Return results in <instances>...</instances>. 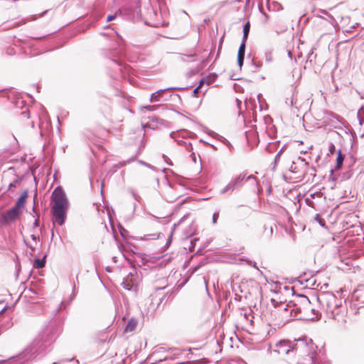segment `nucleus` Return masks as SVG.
<instances>
[{"instance_id":"obj_54","label":"nucleus","mask_w":364,"mask_h":364,"mask_svg":"<svg viewBox=\"0 0 364 364\" xmlns=\"http://www.w3.org/2000/svg\"><path fill=\"white\" fill-rule=\"evenodd\" d=\"M188 217V215H183L181 219L180 220L178 221V225L181 224L186 218Z\"/></svg>"},{"instance_id":"obj_12","label":"nucleus","mask_w":364,"mask_h":364,"mask_svg":"<svg viewBox=\"0 0 364 364\" xmlns=\"http://www.w3.org/2000/svg\"><path fill=\"white\" fill-rule=\"evenodd\" d=\"M12 325H13V323H12L11 317H9V316L4 317L0 321V329H1L2 331L6 330V329L11 328L12 326Z\"/></svg>"},{"instance_id":"obj_22","label":"nucleus","mask_w":364,"mask_h":364,"mask_svg":"<svg viewBox=\"0 0 364 364\" xmlns=\"http://www.w3.org/2000/svg\"><path fill=\"white\" fill-rule=\"evenodd\" d=\"M160 233L146 234L141 237L143 240H156L159 238Z\"/></svg>"},{"instance_id":"obj_55","label":"nucleus","mask_w":364,"mask_h":364,"mask_svg":"<svg viewBox=\"0 0 364 364\" xmlns=\"http://www.w3.org/2000/svg\"><path fill=\"white\" fill-rule=\"evenodd\" d=\"M139 163L143 164V165H144V166H147V167H151L150 164H147V163H146V162H144L143 161H139Z\"/></svg>"},{"instance_id":"obj_30","label":"nucleus","mask_w":364,"mask_h":364,"mask_svg":"<svg viewBox=\"0 0 364 364\" xmlns=\"http://www.w3.org/2000/svg\"><path fill=\"white\" fill-rule=\"evenodd\" d=\"M21 116L28 119L30 118V112L28 108H26L25 110L22 111L21 112Z\"/></svg>"},{"instance_id":"obj_53","label":"nucleus","mask_w":364,"mask_h":364,"mask_svg":"<svg viewBox=\"0 0 364 364\" xmlns=\"http://www.w3.org/2000/svg\"><path fill=\"white\" fill-rule=\"evenodd\" d=\"M132 196L136 200H139V199L140 198V197L134 192H132Z\"/></svg>"},{"instance_id":"obj_35","label":"nucleus","mask_w":364,"mask_h":364,"mask_svg":"<svg viewBox=\"0 0 364 364\" xmlns=\"http://www.w3.org/2000/svg\"><path fill=\"white\" fill-rule=\"evenodd\" d=\"M244 56H237V64L240 68H241L244 63Z\"/></svg>"},{"instance_id":"obj_25","label":"nucleus","mask_w":364,"mask_h":364,"mask_svg":"<svg viewBox=\"0 0 364 364\" xmlns=\"http://www.w3.org/2000/svg\"><path fill=\"white\" fill-rule=\"evenodd\" d=\"M285 146H286V145H284L280 149V150L277 152V154H276V156L274 157V167H275L277 166L278 161H279L280 156H281L282 154L284 152Z\"/></svg>"},{"instance_id":"obj_58","label":"nucleus","mask_w":364,"mask_h":364,"mask_svg":"<svg viewBox=\"0 0 364 364\" xmlns=\"http://www.w3.org/2000/svg\"><path fill=\"white\" fill-rule=\"evenodd\" d=\"M31 237L32 240H33V241H35V242H36V241L37 240V239H38V237H37L34 234H32V235H31Z\"/></svg>"},{"instance_id":"obj_45","label":"nucleus","mask_w":364,"mask_h":364,"mask_svg":"<svg viewBox=\"0 0 364 364\" xmlns=\"http://www.w3.org/2000/svg\"><path fill=\"white\" fill-rule=\"evenodd\" d=\"M115 18H116V15H109L107 17V22L111 21L114 20Z\"/></svg>"},{"instance_id":"obj_29","label":"nucleus","mask_w":364,"mask_h":364,"mask_svg":"<svg viewBox=\"0 0 364 364\" xmlns=\"http://www.w3.org/2000/svg\"><path fill=\"white\" fill-rule=\"evenodd\" d=\"M305 202H306L307 205H309V206H310V207H311L313 208H316V207H315V202L313 200H311L310 198V197L306 198L305 199Z\"/></svg>"},{"instance_id":"obj_46","label":"nucleus","mask_w":364,"mask_h":364,"mask_svg":"<svg viewBox=\"0 0 364 364\" xmlns=\"http://www.w3.org/2000/svg\"><path fill=\"white\" fill-rule=\"evenodd\" d=\"M252 64L253 65H255L257 68H260L262 67V63L259 62V63H255L253 60H252Z\"/></svg>"},{"instance_id":"obj_10","label":"nucleus","mask_w":364,"mask_h":364,"mask_svg":"<svg viewBox=\"0 0 364 364\" xmlns=\"http://www.w3.org/2000/svg\"><path fill=\"white\" fill-rule=\"evenodd\" d=\"M112 69L114 70L115 72L120 73L122 77H124L127 74H128L129 68L125 64L114 60H112Z\"/></svg>"},{"instance_id":"obj_62","label":"nucleus","mask_w":364,"mask_h":364,"mask_svg":"<svg viewBox=\"0 0 364 364\" xmlns=\"http://www.w3.org/2000/svg\"><path fill=\"white\" fill-rule=\"evenodd\" d=\"M203 280H204V284H205V289L206 290L208 291V282L207 281L205 280V278L203 277Z\"/></svg>"},{"instance_id":"obj_38","label":"nucleus","mask_w":364,"mask_h":364,"mask_svg":"<svg viewBox=\"0 0 364 364\" xmlns=\"http://www.w3.org/2000/svg\"><path fill=\"white\" fill-rule=\"evenodd\" d=\"M144 109H146L149 111H154L156 109L157 106L156 105H146L144 107Z\"/></svg>"},{"instance_id":"obj_33","label":"nucleus","mask_w":364,"mask_h":364,"mask_svg":"<svg viewBox=\"0 0 364 364\" xmlns=\"http://www.w3.org/2000/svg\"><path fill=\"white\" fill-rule=\"evenodd\" d=\"M232 291H235V300L237 301H240L241 299H242V296L240 295H239L237 292H236V290L235 289V285H233L232 287Z\"/></svg>"},{"instance_id":"obj_23","label":"nucleus","mask_w":364,"mask_h":364,"mask_svg":"<svg viewBox=\"0 0 364 364\" xmlns=\"http://www.w3.org/2000/svg\"><path fill=\"white\" fill-rule=\"evenodd\" d=\"M246 42L247 41H243V40H242V42L240 45L239 49H238L237 56H244L245 57Z\"/></svg>"},{"instance_id":"obj_9","label":"nucleus","mask_w":364,"mask_h":364,"mask_svg":"<svg viewBox=\"0 0 364 364\" xmlns=\"http://www.w3.org/2000/svg\"><path fill=\"white\" fill-rule=\"evenodd\" d=\"M188 87H169L164 89H161L151 94L150 97V102H159L161 100V95L164 92L170 90H185Z\"/></svg>"},{"instance_id":"obj_56","label":"nucleus","mask_w":364,"mask_h":364,"mask_svg":"<svg viewBox=\"0 0 364 364\" xmlns=\"http://www.w3.org/2000/svg\"><path fill=\"white\" fill-rule=\"evenodd\" d=\"M144 146H145V143L144 142V141H143V140H141V145H140V147H139V152L140 151V149H141L144 148Z\"/></svg>"},{"instance_id":"obj_36","label":"nucleus","mask_w":364,"mask_h":364,"mask_svg":"<svg viewBox=\"0 0 364 364\" xmlns=\"http://www.w3.org/2000/svg\"><path fill=\"white\" fill-rule=\"evenodd\" d=\"M39 218H40V215L36 213V219H35L34 223H33V228H38L39 226Z\"/></svg>"},{"instance_id":"obj_19","label":"nucleus","mask_w":364,"mask_h":364,"mask_svg":"<svg viewBox=\"0 0 364 364\" xmlns=\"http://www.w3.org/2000/svg\"><path fill=\"white\" fill-rule=\"evenodd\" d=\"M344 155L342 154L341 150L339 149L337 153V157H336V168H340L343 163L344 161Z\"/></svg>"},{"instance_id":"obj_3","label":"nucleus","mask_w":364,"mask_h":364,"mask_svg":"<svg viewBox=\"0 0 364 364\" xmlns=\"http://www.w3.org/2000/svg\"><path fill=\"white\" fill-rule=\"evenodd\" d=\"M274 352L279 355L292 353L302 357L298 364H316L315 353L310 350L307 343L303 339H298L294 343L289 340H281L275 344Z\"/></svg>"},{"instance_id":"obj_61","label":"nucleus","mask_w":364,"mask_h":364,"mask_svg":"<svg viewBox=\"0 0 364 364\" xmlns=\"http://www.w3.org/2000/svg\"><path fill=\"white\" fill-rule=\"evenodd\" d=\"M358 118H359V124H360V125H362V124H363V122H364V119H362L361 117H360V116H359V115H358Z\"/></svg>"},{"instance_id":"obj_21","label":"nucleus","mask_w":364,"mask_h":364,"mask_svg":"<svg viewBox=\"0 0 364 364\" xmlns=\"http://www.w3.org/2000/svg\"><path fill=\"white\" fill-rule=\"evenodd\" d=\"M26 200L23 199V198H18L16 202L14 208L18 210V211H21V208H23L25 205Z\"/></svg>"},{"instance_id":"obj_41","label":"nucleus","mask_w":364,"mask_h":364,"mask_svg":"<svg viewBox=\"0 0 364 364\" xmlns=\"http://www.w3.org/2000/svg\"><path fill=\"white\" fill-rule=\"evenodd\" d=\"M240 260L245 262L247 263V264H248L249 266H252V261L247 258H245V259L242 258V259H240Z\"/></svg>"},{"instance_id":"obj_28","label":"nucleus","mask_w":364,"mask_h":364,"mask_svg":"<svg viewBox=\"0 0 364 364\" xmlns=\"http://www.w3.org/2000/svg\"><path fill=\"white\" fill-rule=\"evenodd\" d=\"M122 286L123 287L124 289L128 291H131L132 289V285L129 284L127 280L123 281L122 283Z\"/></svg>"},{"instance_id":"obj_60","label":"nucleus","mask_w":364,"mask_h":364,"mask_svg":"<svg viewBox=\"0 0 364 364\" xmlns=\"http://www.w3.org/2000/svg\"><path fill=\"white\" fill-rule=\"evenodd\" d=\"M150 118H151V119L153 122H158V119H158V117H155V116H154V117H150Z\"/></svg>"},{"instance_id":"obj_11","label":"nucleus","mask_w":364,"mask_h":364,"mask_svg":"<svg viewBox=\"0 0 364 364\" xmlns=\"http://www.w3.org/2000/svg\"><path fill=\"white\" fill-rule=\"evenodd\" d=\"M38 127L41 130V134H43V132L44 129H48L49 122L47 119V113L46 111H43L41 115L38 117Z\"/></svg>"},{"instance_id":"obj_31","label":"nucleus","mask_w":364,"mask_h":364,"mask_svg":"<svg viewBox=\"0 0 364 364\" xmlns=\"http://www.w3.org/2000/svg\"><path fill=\"white\" fill-rule=\"evenodd\" d=\"M222 142L231 151L233 149V146L231 143L224 137H222Z\"/></svg>"},{"instance_id":"obj_15","label":"nucleus","mask_w":364,"mask_h":364,"mask_svg":"<svg viewBox=\"0 0 364 364\" xmlns=\"http://www.w3.org/2000/svg\"><path fill=\"white\" fill-rule=\"evenodd\" d=\"M279 141L268 143L267 146H266V151L269 153H274L277 151L279 146Z\"/></svg>"},{"instance_id":"obj_24","label":"nucleus","mask_w":364,"mask_h":364,"mask_svg":"<svg viewBox=\"0 0 364 364\" xmlns=\"http://www.w3.org/2000/svg\"><path fill=\"white\" fill-rule=\"evenodd\" d=\"M264 59L265 61L268 63H272L273 61V55L272 50L268 49L264 52Z\"/></svg>"},{"instance_id":"obj_4","label":"nucleus","mask_w":364,"mask_h":364,"mask_svg":"<svg viewBox=\"0 0 364 364\" xmlns=\"http://www.w3.org/2000/svg\"><path fill=\"white\" fill-rule=\"evenodd\" d=\"M51 200L53 205L51 208L53 219L59 225H63L66 219L68 200L63 189L58 186L52 193Z\"/></svg>"},{"instance_id":"obj_1","label":"nucleus","mask_w":364,"mask_h":364,"mask_svg":"<svg viewBox=\"0 0 364 364\" xmlns=\"http://www.w3.org/2000/svg\"><path fill=\"white\" fill-rule=\"evenodd\" d=\"M299 304L289 301L287 305H281L275 313L281 321L275 323L278 326H284L294 318L301 321H314L318 319V311L311 306L309 298L304 294H298Z\"/></svg>"},{"instance_id":"obj_27","label":"nucleus","mask_w":364,"mask_h":364,"mask_svg":"<svg viewBox=\"0 0 364 364\" xmlns=\"http://www.w3.org/2000/svg\"><path fill=\"white\" fill-rule=\"evenodd\" d=\"M203 83V80H201L199 85H198L193 91V96L197 97L198 94L200 92L201 85Z\"/></svg>"},{"instance_id":"obj_64","label":"nucleus","mask_w":364,"mask_h":364,"mask_svg":"<svg viewBox=\"0 0 364 364\" xmlns=\"http://www.w3.org/2000/svg\"><path fill=\"white\" fill-rule=\"evenodd\" d=\"M252 266L253 267H255V269H258V267H257V266L256 262H252Z\"/></svg>"},{"instance_id":"obj_39","label":"nucleus","mask_w":364,"mask_h":364,"mask_svg":"<svg viewBox=\"0 0 364 364\" xmlns=\"http://www.w3.org/2000/svg\"><path fill=\"white\" fill-rule=\"evenodd\" d=\"M38 18V16L36 15H31L29 17L26 18V20L23 21V23H26L28 21H35Z\"/></svg>"},{"instance_id":"obj_18","label":"nucleus","mask_w":364,"mask_h":364,"mask_svg":"<svg viewBox=\"0 0 364 364\" xmlns=\"http://www.w3.org/2000/svg\"><path fill=\"white\" fill-rule=\"evenodd\" d=\"M309 197L311 200H315L317 202H320L322 199H325V196H323V193L321 191H317L314 193H311L309 195Z\"/></svg>"},{"instance_id":"obj_52","label":"nucleus","mask_w":364,"mask_h":364,"mask_svg":"<svg viewBox=\"0 0 364 364\" xmlns=\"http://www.w3.org/2000/svg\"><path fill=\"white\" fill-rule=\"evenodd\" d=\"M335 151V146L331 144V146H329V151L333 154V151Z\"/></svg>"},{"instance_id":"obj_20","label":"nucleus","mask_w":364,"mask_h":364,"mask_svg":"<svg viewBox=\"0 0 364 364\" xmlns=\"http://www.w3.org/2000/svg\"><path fill=\"white\" fill-rule=\"evenodd\" d=\"M250 23L249 21H247L243 26V36L242 38V40H243V41H247L248 35L250 33Z\"/></svg>"},{"instance_id":"obj_34","label":"nucleus","mask_w":364,"mask_h":364,"mask_svg":"<svg viewBox=\"0 0 364 364\" xmlns=\"http://www.w3.org/2000/svg\"><path fill=\"white\" fill-rule=\"evenodd\" d=\"M218 217H219V213L218 212L214 213L213 214L212 222H213V224H216L217 220L218 219Z\"/></svg>"},{"instance_id":"obj_6","label":"nucleus","mask_w":364,"mask_h":364,"mask_svg":"<svg viewBox=\"0 0 364 364\" xmlns=\"http://www.w3.org/2000/svg\"><path fill=\"white\" fill-rule=\"evenodd\" d=\"M317 299L323 306H326V311L332 314H334V311L341 306V300L338 299L336 295L331 292L321 293Z\"/></svg>"},{"instance_id":"obj_51","label":"nucleus","mask_w":364,"mask_h":364,"mask_svg":"<svg viewBox=\"0 0 364 364\" xmlns=\"http://www.w3.org/2000/svg\"><path fill=\"white\" fill-rule=\"evenodd\" d=\"M171 358H172V357H171V356H170V357L165 356V357H164L163 358H159V360H158V361H159V362H161V361H162V360H168V359H171Z\"/></svg>"},{"instance_id":"obj_40","label":"nucleus","mask_w":364,"mask_h":364,"mask_svg":"<svg viewBox=\"0 0 364 364\" xmlns=\"http://www.w3.org/2000/svg\"><path fill=\"white\" fill-rule=\"evenodd\" d=\"M28 190H25L22 193L21 195L20 196L19 198H23V199H24L25 200H26V198L28 197Z\"/></svg>"},{"instance_id":"obj_59","label":"nucleus","mask_w":364,"mask_h":364,"mask_svg":"<svg viewBox=\"0 0 364 364\" xmlns=\"http://www.w3.org/2000/svg\"><path fill=\"white\" fill-rule=\"evenodd\" d=\"M208 134L210 136H215V135H218L216 133H215L213 131H211L210 130Z\"/></svg>"},{"instance_id":"obj_16","label":"nucleus","mask_w":364,"mask_h":364,"mask_svg":"<svg viewBox=\"0 0 364 364\" xmlns=\"http://www.w3.org/2000/svg\"><path fill=\"white\" fill-rule=\"evenodd\" d=\"M46 255H44L42 259L36 258L33 262V267L36 269L43 268L46 265Z\"/></svg>"},{"instance_id":"obj_14","label":"nucleus","mask_w":364,"mask_h":364,"mask_svg":"<svg viewBox=\"0 0 364 364\" xmlns=\"http://www.w3.org/2000/svg\"><path fill=\"white\" fill-rule=\"evenodd\" d=\"M286 104L291 107H294L297 110L299 109L300 105H298L296 96L294 95H293L290 98H287Z\"/></svg>"},{"instance_id":"obj_63","label":"nucleus","mask_w":364,"mask_h":364,"mask_svg":"<svg viewBox=\"0 0 364 364\" xmlns=\"http://www.w3.org/2000/svg\"><path fill=\"white\" fill-rule=\"evenodd\" d=\"M48 12V10L43 11L40 15L39 17H43L46 13Z\"/></svg>"},{"instance_id":"obj_17","label":"nucleus","mask_w":364,"mask_h":364,"mask_svg":"<svg viewBox=\"0 0 364 364\" xmlns=\"http://www.w3.org/2000/svg\"><path fill=\"white\" fill-rule=\"evenodd\" d=\"M22 176H17L16 178L9 184L8 188L6 189V192L19 186L22 181Z\"/></svg>"},{"instance_id":"obj_8","label":"nucleus","mask_w":364,"mask_h":364,"mask_svg":"<svg viewBox=\"0 0 364 364\" xmlns=\"http://www.w3.org/2000/svg\"><path fill=\"white\" fill-rule=\"evenodd\" d=\"M21 211H18L13 207L1 215L0 222L6 225L15 221L21 215Z\"/></svg>"},{"instance_id":"obj_13","label":"nucleus","mask_w":364,"mask_h":364,"mask_svg":"<svg viewBox=\"0 0 364 364\" xmlns=\"http://www.w3.org/2000/svg\"><path fill=\"white\" fill-rule=\"evenodd\" d=\"M136 324H137V320L135 318H131L128 321V322L124 328V332L129 333V332L133 331L135 329Z\"/></svg>"},{"instance_id":"obj_57","label":"nucleus","mask_w":364,"mask_h":364,"mask_svg":"<svg viewBox=\"0 0 364 364\" xmlns=\"http://www.w3.org/2000/svg\"><path fill=\"white\" fill-rule=\"evenodd\" d=\"M26 245L31 250V251H34L36 250V247L31 245H28V243H26Z\"/></svg>"},{"instance_id":"obj_48","label":"nucleus","mask_w":364,"mask_h":364,"mask_svg":"<svg viewBox=\"0 0 364 364\" xmlns=\"http://www.w3.org/2000/svg\"><path fill=\"white\" fill-rule=\"evenodd\" d=\"M360 293H363V294H364V289H363L356 290V291H355V296H356V297H358V296H360Z\"/></svg>"},{"instance_id":"obj_42","label":"nucleus","mask_w":364,"mask_h":364,"mask_svg":"<svg viewBox=\"0 0 364 364\" xmlns=\"http://www.w3.org/2000/svg\"><path fill=\"white\" fill-rule=\"evenodd\" d=\"M163 158L164 159L165 161L170 166H172L173 164L172 162L171 161V160L165 155V154H163Z\"/></svg>"},{"instance_id":"obj_7","label":"nucleus","mask_w":364,"mask_h":364,"mask_svg":"<svg viewBox=\"0 0 364 364\" xmlns=\"http://www.w3.org/2000/svg\"><path fill=\"white\" fill-rule=\"evenodd\" d=\"M246 178V173L242 172L239 174L235 178H232L220 191L222 194H225L227 192H232L235 190H237L241 188Z\"/></svg>"},{"instance_id":"obj_32","label":"nucleus","mask_w":364,"mask_h":364,"mask_svg":"<svg viewBox=\"0 0 364 364\" xmlns=\"http://www.w3.org/2000/svg\"><path fill=\"white\" fill-rule=\"evenodd\" d=\"M289 171L292 173H296L299 172V171L297 170V166L296 165V163L295 162H292V164L291 165L290 168H289Z\"/></svg>"},{"instance_id":"obj_44","label":"nucleus","mask_w":364,"mask_h":364,"mask_svg":"<svg viewBox=\"0 0 364 364\" xmlns=\"http://www.w3.org/2000/svg\"><path fill=\"white\" fill-rule=\"evenodd\" d=\"M298 160L301 161V165L303 166H305V167L308 166V163H306L304 159H301V157H299Z\"/></svg>"},{"instance_id":"obj_50","label":"nucleus","mask_w":364,"mask_h":364,"mask_svg":"<svg viewBox=\"0 0 364 364\" xmlns=\"http://www.w3.org/2000/svg\"><path fill=\"white\" fill-rule=\"evenodd\" d=\"M171 241H172V234H171L170 236L168 237V238L166 241V245L168 246L171 244Z\"/></svg>"},{"instance_id":"obj_49","label":"nucleus","mask_w":364,"mask_h":364,"mask_svg":"<svg viewBox=\"0 0 364 364\" xmlns=\"http://www.w3.org/2000/svg\"><path fill=\"white\" fill-rule=\"evenodd\" d=\"M17 105H19L22 108L25 106V103H24L23 100H18Z\"/></svg>"},{"instance_id":"obj_47","label":"nucleus","mask_w":364,"mask_h":364,"mask_svg":"<svg viewBox=\"0 0 364 364\" xmlns=\"http://www.w3.org/2000/svg\"><path fill=\"white\" fill-rule=\"evenodd\" d=\"M250 180H254L255 181L256 180V178L255 176H254L253 175H249V176H246V178H245V181H250Z\"/></svg>"},{"instance_id":"obj_43","label":"nucleus","mask_w":364,"mask_h":364,"mask_svg":"<svg viewBox=\"0 0 364 364\" xmlns=\"http://www.w3.org/2000/svg\"><path fill=\"white\" fill-rule=\"evenodd\" d=\"M198 240V239L195 238V239H193V240H191V247L190 248V251H191H191H193V250H191V248H193V249L194 248V247H195V244H196V242Z\"/></svg>"},{"instance_id":"obj_26","label":"nucleus","mask_w":364,"mask_h":364,"mask_svg":"<svg viewBox=\"0 0 364 364\" xmlns=\"http://www.w3.org/2000/svg\"><path fill=\"white\" fill-rule=\"evenodd\" d=\"M314 220L317 221L321 227H324L326 225L324 219H323L319 214L315 215Z\"/></svg>"},{"instance_id":"obj_37","label":"nucleus","mask_w":364,"mask_h":364,"mask_svg":"<svg viewBox=\"0 0 364 364\" xmlns=\"http://www.w3.org/2000/svg\"><path fill=\"white\" fill-rule=\"evenodd\" d=\"M161 350L162 352H164L165 350L164 348L163 347H161L159 348L158 350H155L153 354H152V356L153 357H158V354L161 352Z\"/></svg>"},{"instance_id":"obj_2","label":"nucleus","mask_w":364,"mask_h":364,"mask_svg":"<svg viewBox=\"0 0 364 364\" xmlns=\"http://www.w3.org/2000/svg\"><path fill=\"white\" fill-rule=\"evenodd\" d=\"M56 325L54 322L46 326L40 334L22 353L14 357L22 363L36 357L46 350L56 338Z\"/></svg>"},{"instance_id":"obj_5","label":"nucleus","mask_w":364,"mask_h":364,"mask_svg":"<svg viewBox=\"0 0 364 364\" xmlns=\"http://www.w3.org/2000/svg\"><path fill=\"white\" fill-rule=\"evenodd\" d=\"M165 288H156L146 299L145 305L148 304V306L146 309H144L146 315H152L160 309L161 304L168 294V292L164 291Z\"/></svg>"}]
</instances>
